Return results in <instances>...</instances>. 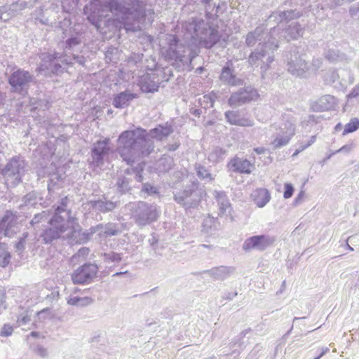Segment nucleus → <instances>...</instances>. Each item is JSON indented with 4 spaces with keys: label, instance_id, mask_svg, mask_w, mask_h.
<instances>
[{
    "label": "nucleus",
    "instance_id": "obj_1",
    "mask_svg": "<svg viewBox=\"0 0 359 359\" xmlns=\"http://www.w3.org/2000/svg\"><path fill=\"white\" fill-rule=\"evenodd\" d=\"M109 11L114 13L127 29H134L135 23L146 16L144 5L139 0H111L107 4L101 0H93L83 8L87 20L100 32H103L102 25L109 20Z\"/></svg>",
    "mask_w": 359,
    "mask_h": 359
},
{
    "label": "nucleus",
    "instance_id": "obj_2",
    "mask_svg": "<svg viewBox=\"0 0 359 359\" xmlns=\"http://www.w3.org/2000/svg\"><path fill=\"white\" fill-rule=\"evenodd\" d=\"M145 129L136 128L122 132L118 138L117 151L123 161L132 165L136 160L148 156L154 149Z\"/></svg>",
    "mask_w": 359,
    "mask_h": 359
},
{
    "label": "nucleus",
    "instance_id": "obj_3",
    "mask_svg": "<svg viewBox=\"0 0 359 359\" xmlns=\"http://www.w3.org/2000/svg\"><path fill=\"white\" fill-rule=\"evenodd\" d=\"M183 28L193 40L206 49L212 48L222 37L217 26L201 18H191L183 25Z\"/></svg>",
    "mask_w": 359,
    "mask_h": 359
},
{
    "label": "nucleus",
    "instance_id": "obj_4",
    "mask_svg": "<svg viewBox=\"0 0 359 359\" xmlns=\"http://www.w3.org/2000/svg\"><path fill=\"white\" fill-rule=\"evenodd\" d=\"M276 34V29L271 28L268 40L262 44L259 43L250 53L248 59L252 67H259L262 79L265 78V74L271 68V65L274 61V51L279 47L278 40L274 37Z\"/></svg>",
    "mask_w": 359,
    "mask_h": 359
},
{
    "label": "nucleus",
    "instance_id": "obj_5",
    "mask_svg": "<svg viewBox=\"0 0 359 359\" xmlns=\"http://www.w3.org/2000/svg\"><path fill=\"white\" fill-rule=\"evenodd\" d=\"M168 47L162 50L167 60H175L182 65L191 63L197 55L196 52L189 45L181 43L175 35L167 38Z\"/></svg>",
    "mask_w": 359,
    "mask_h": 359
},
{
    "label": "nucleus",
    "instance_id": "obj_6",
    "mask_svg": "<svg viewBox=\"0 0 359 359\" xmlns=\"http://www.w3.org/2000/svg\"><path fill=\"white\" fill-rule=\"evenodd\" d=\"M26 165L23 157L15 156L0 170V174L8 187L14 188L22 182V178L27 170Z\"/></svg>",
    "mask_w": 359,
    "mask_h": 359
},
{
    "label": "nucleus",
    "instance_id": "obj_7",
    "mask_svg": "<svg viewBox=\"0 0 359 359\" xmlns=\"http://www.w3.org/2000/svg\"><path fill=\"white\" fill-rule=\"evenodd\" d=\"M198 187L199 182L197 180L189 182L183 189L173 192L174 201L185 210L196 208L202 197V191Z\"/></svg>",
    "mask_w": 359,
    "mask_h": 359
},
{
    "label": "nucleus",
    "instance_id": "obj_8",
    "mask_svg": "<svg viewBox=\"0 0 359 359\" xmlns=\"http://www.w3.org/2000/svg\"><path fill=\"white\" fill-rule=\"evenodd\" d=\"M130 207L131 217L140 226H144L156 221L161 214V210L156 205L149 204L144 201L134 203Z\"/></svg>",
    "mask_w": 359,
    "mask_h": 359
},
{
    "label": "nucleus",
    "instance_id": "obj_9",
    "mask_svg": "<svg viewBox=\"0 0 359 359\" xmlns=\"http://www.w3.org/2000/svg\"><path fill=\"white\" fill-rule=\"evenodd\" d=\"M34 80V76L29 71L22 68H15L8 77L10 92L25 97Z\"/></svg>",
    "mask_w": 359,
    "mask_h": 359
},
{
    "label": "nucleus",
    "instance_id": "obj_10",
    "mask_svg": "<svg viewBox=\"0 0 359 359\" xmlns=\"http://www.w3.org/2000/svg\"><path fill=\"white\" fill-rule=\"evenodd\" d=\"M305 57L303 48L297 46L292 48L287 62L288 72L296 76L305 77L309 69Z\"/></svg>",
    "mask_w": 359,
    "mask_h": 359
},
{
    "label": "nucleus",
    "instance_id": "obj_11",
    "mask_svg": "<svg viewBox=\"0 0 359 359\" xmlns=\"http://www.w3.org/2000/svg\"><path fill=\"white\" fill-rule=\"evenodd\" d=\"M323 78L327 84L332 85L338 90L345 89L347 85L353 83L355 80L349 69H341L339 71L329 69L325 73Z\"/></svg>",
    "mask_w": 359,
    "mask_h": 359
},
{
    "label": "nucleus",
    "instance_id": "obj_12",
    "mask_svg": "<svg viewBox=\"0 0 359 359\" xmlns=\"http://www.w3.org/2000/svg\"><path fill=\"white\" fill-rule=\"evenodd\" d=\"M41 68L54 74L58 75L64 72V67L61 63L72 65V62L68 60V56L62 53L54 52L53 53H45L42 55Z\"/></svg>",
    "mask_w": 359,
    "mask_h": 359
},
{
    "label": "nucleus",
    "instance_id": "obj_13",
    "mask_svg": "<svg viewBox=\"0 0 359 359\" xmlns=\"http://www.w3.org/2000/svg\"><path fill=\"white\" fill-rule=\"evenodd\" d=\"M98 269L96 264L86 262L72 272V281L74 285L90 284L97 277Z\"/></svg>",
    "mask_w": 359,
    "mask_h": 359
},
{
    "label": "nucleus",
    "instance_id": "obj_14",
    "mask_svg": "<svg viewBox=\"0 0 359 359\" xmlns=\"http://www.w3.org/2000/svg\"><path fill=\"white\" fill-rule=\"evenodd\" d=\"M295 134V124L292 120L283 121L279 126L274 140L271 144L273 149H278L287 145Z\"/></svg>",
    "mask_w": 359,
    "mask_h": 359
},
{
    "label": "nucleus",
    "instance_id": "obj_15",
    "mask_svg": "<svg viewBox=\"0 0 359 359\" xmlns=\"http://www.w3.org/2000/svg\"><path fill=\"white\" fill-rule=\"evenodd\" d=\"M276 238L268 234H259L252 236L247 238L242 245V248L245 252L252 250L263 252L268 248L273 245Z\"/></svg>",
    "mask_w": 359,
    "mask_h": 359
},
{
    "label": "nucleus",
    "instance_id": "obj_16",
    "mask_svg": "<svg viewBox=\"0 0 359 359\" xmlns=\"http://www.w3.org/2000/svg\"><path fill=\"white\" fill-rule=\"evenodd\" d=\"M287 1H285L276 11L271 13L268 18V23L273 22L279 24L283 22H288L298 19L302 15V11L297 8H287Z\"/></svg>",
    "mask_w": 359,
    "mask_h": 359
},
{
    "label": "nucleus",
    "instance_id": "obj_17",
    "mask_svg": "<svg viewBox=\"0 0 359 359\" xmlns=\"http://www.w3.org/2000/svg\"><path fill=\"white\" fill-rule=\"evenodd\" d=\"M109 142V138H104V140L96 141L92 145L91 164L94 167L100 168L104 165V158L110 152Z\"/></svg>",
    "mask_w": 359,
    "mask_h": 359
},
{
    "label": "nucleus",
    "instance_id": "obj_18",
    "mask_svg": "<svg viewBox=\"0 0 359 359\" xmlns=\"http://www.w3.org/2000/svg\"><path fill=\"white\" fill-rule=\"evenodd\" d=\"M258 97L259 94L255 88L246 86L232 93L229 99V103L231 106H241L255 100Z\"/></svg>",
    "mask_w": 359,
    "mask_h": 359
},
{
    "label": "nucleus",
    "instance_id": "obj_19",
    "mask_svg": "<svg viewBox=\"0 0 359 359\" xmlns=\"http://www.w3.org/2000/svg\"><path fill=\"white\" fill-rule=\"evenodd\" d=\"M276 29L277 34L274 35L278 42L280 39H284L289 41L290 40H295L303 36L304 32V27H302L299 22L291 23L285 29L280 32V28L273 27Z\"/></svg>",
    "mask_w": 359,
    "mask_h": 359
},
{
    "label": "nucleus",
    "instance_id": "obj_20",
    "mask_svg": "<svg viewBox=\"0 0 359 359\" xmlns=\"http://www.w3.org/2000/svg\"><path fill=\"white\" fill-rule=\"evenodd\" d=\"M229 170L240 174H250L255 168L254 163L246 158L235 156L227 163Z\"/></svg>",
    "mask_w": 359,
    "mask_h": 359
},
{
    "label": "nucleus",
    "instance_id": "obj_21",
    "mask_svg": "<svg viewBox=\"0 0 359 359\" xmlns=\"http://www.w3.org/2000/svg\"><path fill=\"white\" fill-rule=\"evenodd\" d=\"M140 90L145 93H154L159 89L160 79L154 74H144L139 80Z\"/></svg>",
    "mask_w": 359,
    "mask_h": 359
},
{
    "label": "nucleus",
    "instance_id": "obj_22",
    "mask_svg": "<svg viewBox=\"0 0 359 359\" xmlns=\"http://www.w3.org/2000/svg\"><path fill=\"white\" fill-rule=\"evenodd\" d=\"M83 40V34L69 29L67 38L63 41V48L66 53H74L79 51Z\"/></svg>",
    "mask_w": 359,
    "mask_h": 359
},
{
    "label": "nucleus",
    "instance_id": "obj_23",
    "mask_svg": "<svg viewBox=\"0 0 359 359\" xmlns=\"http://www.w3.org/2000/svg\"><path fill=\"white\" fill-rule=\"evenodd\" d=\"M231 62H228L224 65L219 75V80L224 84L229 86H237L243 84V80L236 77L234 68L232 67Z\"/></svg>",
    "mask_w": 359,
    "mask_h": 359
},
{
    "label": "nucleus",
    "instance_id": "obj_24",
    "mask_svg": "<svg viewBox=\"0 0 359 359\" xmlns=\"http://www.w3.org/2000/svg\"><path fill=\"white\" fill-rule=\"evenodd\" d=\"M16 222V215L11 210H6L0 219V240L3 236L11 237L13 232L11 229Z\"/></svg>",
    "mask_w": 359,
    "mask_h": 359
},
{
    "label": "nucleus",
    "instance_id": "obj_25",
    "mask_svg": "<svg viewBox=\"0 0 359 359\" xmlns=\"http://www.w3.org/2000/svg\"><path fill=\"white\" fill-rule=\"evenodd\" d=\"M271 32L267 33L264 26H258L250 32L245 37V44L248 47L254 46L257 42L262 44L269 38Z\"/></svg>",
    "mask_w": 359,
    "mask_h": 359
},
{
    "label": "nucleus",
    "instance_id": "obj_26",
    "mask_svg": "<svg viewBox=\"0 0 359 359\" xmlns=\"http://www.w3.org/2000/svg\"><path fill=\"white\" fill-rule=\"evenodd\" d=\"M137 97L136 93L126 90L114 95L112 104L116 109H123L128 107L131 101Z\"/></svg>",
    "mask_w": 359,
    "mask_h": 359
},
{
    "label": "nucleus",
    "instance_id": "obj_27",
    "mask_svg": "<svg viewBox=\"0 0 359 359\" xmlns=\"http://www.w3.org/2000/svg\"><path fill=\"white\" fill-rule=\"evenodd\" d=\"M213 197L217 203L219 215H226L230 214L232 208L230 201L224 191L215 190L212 193Z\"/></svg>",
    "mask_w": 359,
    "mask_h": 359
},
{
    "label": "nucleus",
    "instance_id": "obj_28",
    "mask_svg": "<svg viewBox=\"0 0 359 359\" xmlns=\"http://www.w3.org/2000/svg\"><path fill=\"white\" fill-rule=\"evenodd\" d=\"M174 131V128L171 123L168 122L165 124H158L154 128L149 130V135L153 139L162 141L167 138Z\"/></svg>",
    "mask_w": 359,
    "mask_h": 359
},
{
    "label": "nucleus",
    "instance_id": "obj_29",
    "mask_svg": "<svg viewBox=\"0 0 359 359\" xmlns=\"http://www.w3.org/2000/svg\"><path fill=\"white\" fill-rule=\"evenodd\" d=\"M234 271L235 269L233 266H220L204 271L203 273H208L215 280H224L233 274Z\"/></svg>",
    "mask_w": 359,
    "mask_h": 359
},
{
    "label": "nucleus",
    "instance_id": "obj_30",
    "mask_svg": "<svg viewBox=\"0 0 359 359\" xmlns=\"http://www.w3.org/2000/svg\"><path fill=\"white\" fill-rule=\"evenodd\" d=\"M88 204L90 207L102 213H107L113 211L117 206V203L110 200H107L106 198H100L98 200H91Z\"/></svg>",
    "mask_w": 359,
    "mask_h": 359
},
{
    "label": "nucleus",
    "instance_id": "obj_31",
    "mask_svg": "<svg viewBox=\"0 0 359 359\" xmlns=\"http://www.w3.org/2000/svg\"><path fill=\"white\" fill-rule=\"evenodd\" d=\"M335 104V97L330 95H325L315 102V103L312 105V108L314 111H329L333 109Z\"/></svg>",
    "mask_w": 359,
    "mask_h": 359
},
{
    "label": "nucleus",
    "instance_id": "obj_32",
    "mask_svg": "<svg viewBox=\"0 0 359 359\" xmlns=\"http://www.w3.org/2000/svg\"><path fill=\"white\" fill-rule=\"evenodd\" d=\"M66 218L70 219V215L66 216L64 212L55 210V213L49 219L48 223L50 226L60 229L61 231L65 232L67 229V224H66Z\"/></svg>",
    "mask_w": 359,
    "mask_h": 359
},
{
    "label": "nucleus",
    "instance_id": "obj_33",
    "mask_svg": "<svg viewBox=\"0 0 359 359\" xmlns=\"http://www.w3.org/2000/svg\"><path fill=\"white\" fill-rule=\"evenodd\" d=\"M194 170L197 177L205 183L212 182L215 179L216 175L212 174L208 168L200 163L194 164Z\"/></svg>",
    "mask_w": 359,
    "mask_h": 359
},
{
    "label": "nucleus",
    "instance_id": "obj_34",
    "mask_svg": "<svg viewBox=\"0 0 359 359\" xmlns=\"http://www.w3.org/2000/svg\"><path fill=\"white\" fill-rule=\"evenodd\" d=\"M255 203L259 208L264 207L271 199L269 191L264 188L256 189L252 194Z\"/></svg>",
    "mask_w": 359,
    "mask_h": 359
},
{
    "label": "nucleus",
    "instance_id": "obj_35",
    "mask_svg": "<svg viewBox=\"0 0 359 359\" xmlns=\"http://www.w3.org/2000/svg\"><path fill=\"white\" fill-rule=\"evenodd\" d=\"M65 173H60L59 170L50 175L49 182L48 184V190L49 194L55 189H59L62 187L65 180Z\"/></svg>",
    "mask_w": 359,
    "mask_h": 359
},
{
    "label": "nucleus",
    "instance_id": "obj_36",
    "mask_svg": "<svg viewBox=\"0 0 359 359\" xmlns=\"http://www.w3.org/2000/svg\"><path fill=\"white\" fill-rule=\"evenodd\" d=\"M63 233L60 229L50 226V227L46 228L42 231L40 237L45 244H50L53 241L58 239Z\"/></svg>",
    "mask_w": 359,
    "mask_h": 359
},
{
    "label": "nucleus",
    "instance_id": "obj_37",
    "mask_svg": "<svg viewBox=\"0 0 359 359\" xmlns=\"http://www.w3.org/2000/svg\"><path fill=\"white\" fill-rule=\"evenodd\" d=\"M132 179L129 177L123 175H119L115 184L117 192L121 195L130 193L132 189Z\"/></svg>",
    "mask_w": 359,
    "mask_h": 359
},
{
    "label": "nucleus",
    "instance_id": "obj_38",
    "mask_svg": "<svg viewBox=\"0 0 359 359\" xmlns=\"http://www.w3.org/2000/svg\"><path fill=\"white\" fill-rule=\"evenodd\" d=\"M226 156V149L220 147H215L211 151H210L208 160L212 163H218L223 161Z\"/></svg>",
    "mask_w": 359,
    "mask_h": 359
},
{
    "label": "nucleus",
    "instance_id": "obj_39",
    "mask_svg": "<svg viewBox=\"0 0 359 359\" xmlns=\"http://www.w3.org/2000/svg\"><path fill=\"white\" fill-rule=\"evenodd\" d=\"M11 255L8 246L4 243H0V266L6 268L11 263Z\"/></svg>",
    "mask_w": 359,
    "mask_h": 359
},
{
    "label": "nucleus",
    "instance_id": "obj_40",
    "mask_svg": "<svg viewBox=\"0 0 359 359\" xmlns=\"http://www.w3.org/2000/svg\"><path fill=\"white\" fill-rule=\"evenodd\" d=\"M93 302V299L89 297H80L79 296H74L68 299L67 304L72 306L84 307L91 304Z\"/></svg>",
    "mask_w": 359,
    "mask_h": 359
},
{
    "label": "nucleus",
    "instance_id": "obj_41",
    "mask_svg": "<svg viewBox=\"0 0 359 359\" xmlns=\"http://www.w3.org/2000/svg\"><path fill=\"white\" fill-rule=\"evenodd\" d=\"M174 160L172 158L164 156L158 161V169L160 172H166L170 170L174 166Z\"/></svg>",
    "mask_w": 359,
    "mask_h": 359
},
{
    "label": "nucleus",
    "instance_id": "obj_42",
    "mask_svg": "<svg viewBox=\"0 0 359 359\" xmlns=\"http://www.w3.org/2000/svg\"><path fill=\"white\" fill-rule=\"evenodd\" d=\"M36 0H18L11 5V10L17 12L25 8H31L34 6Z\"/></svg>",
    "mask_w": 359,
    "mask_h": 359
},
{
    "label": "nucleus",
    "instance_id": "obj_43",
    "mask_svg": "<svg viewBox=\"0 0 359 359\" xmlns=\"http://www.w3.org/2000/svg\"><path fill=\"white\" fill-rule=\"evenodd\" d=\"M217 221L213 217L205 218L202 224V231L207 233H212L216 229Z\"/></svg>",
    "mask_w": 359,
    "mask_h": 359
},
{
    "label": "nucleus",
    "instance_id": "obj_44",
    "mask_svg": "<svg viewBox=\"0 0 359 359\" xmlns=\"http://www.w3.org/2000/svg\"><path fill=\"white\" fill-rule=\"evenodd\" d=\"M141 192L143 194L144 198H147L150 196L158 195L159 191L156 187L153 186L149 183H144L141 189Z\"/></svg>",
    "mask_w": 359,
    "mask_h": 359
},
{
    "label": "nucleus",
    "instance_id": "obj_45",
    "mask_svg": "<svg viewBox=\"0 0 359 359\" xmlns=\"http://www.w3.org/2000/svg\"><path fill=\"white\" fill-rule=\"evenodd\" d=\"M358 129H359V118H353L345 125L342 135H346L356 131Z\"/></svg>",
    "mask_w": 359,
    "mask_h": 359
},
{
    "label": "nucleus",
    "instance_id": "obj_46",
    "mask_svg": "<svg viewBox=\"0 0 359 359\" xmlns=\"http://www.w3.org/2000/svg\"><path fill=\"white\" fill-rule=\"evenodd\" d=\"M38 194L33 191L23 196L22 201L26 206H34L37 203Z\"/></svg>",
    "mask_w": 359,
    "mask_h": 359
},
{
    "label": "nucleus",
    "instance_id": "obj_47",
    "mask_svg": "<svg viewBox=\"0 0 359 359\" xmlns=\"http://www.w3.org/2000/svg\"><path fill=\"white\" fill-rule=\"evenodd\" d=\"M199 106L206 111L214 106L215 100L210 95H205L198 100Z\"/></svg>",
    "mask_w": 359,
    "mask_h": 359
},
{
    "label": "nucleus",
    "instance_id": "obj_48",
    "mask_svg": "<svg viewBox=\"0 0 359 359\" xmlns=\"http://www.w3.org/2000/svg\"><path fill=\"white\" fill-rule=\"evenodd\" d=\"M225 118L228 123H229L231 125L236 126L238 121V119H240L241 115L239 113L238 111H226L224 113Z\"/></svg>",
    "mask_w": 359,
    "mask_h": 359
},
{
    "label": "nucleus",
    "instance_id": "obj_49",
    "mask_svg": "<svg viewBox=\"0 0 359 359\" xmlns=\"http://www.w3.org/2000/svg\"><path fill=\"white\" fill-rule=\"evenodd\" d=\"M325 58L330 62L341 60L343 58L339 50L335 48L329 49L325 54Z\"/></svg>",
    "mask_w": 359,
    "mask_h": 359
},
{
    "label": "nucleus",
    "instance_id": "obj_50",
    "mask_svg": "<svg viewBox=\"0 0 359 359\" xmlns=\"http://www.w3.org/2000/svg\"><path fill=\"white\" fill-rule=\"evenodd\" d=\"M103 257L105 262L111 263H119L122 259L121 254L115 252H105Z\"/></svg>",
    "mask_w": 359,
    "mask_h": 359
},
{
    "label": "nucleus",
    "instance_id": "obj_51",
    "mask_svg": "<svg viewBox=\"0 0 359 359\" xmlns=\"http://www.w3.org/2000/svg\"><path fill=\"white\" fill-rule=\"evenodd\" d=\"M103 232L106 236H112L118 235L120 231L115 224L108 223L105 225Z\"/></svg>",
    "mask_w": 359,
    "mask_h": 359
},
{
    "label": "nucleus",
    "instance_id": "obj_52",
    "mask_svg": "<svg viewBox=\"0 0 359 359\" xmlns=\"http://www.w3.org/2000/svg\"><path fill=\"white\" fill-rule=\"evenodd\" d=\"M255 124L254 120L250 116H241L236 126L242 127H252Z\"/></svg>",
    "mask_w": 359,
    "mask_h": 359
},
{
    "label": "nucleus",
    "instance_id": "obj_53",
    "mask_svg": "<svg viewBox=\"0 0 359 359\" xmlns=\"http://www.w3.org/2000/svg\"><path fill=\"white\" fill-rule=\"evenodd\" d=\"M212 0H203V2L205 4V12L207 15H217L218 12V9L219 8V6H217L215 8V4H214L212 8V4H211Z\"/></svg>",
    "mask_w": 359,
    "mask_h": 359
},
{
    "label": "nucleus",
    "instance_id": "obj_54",
    "mask_svg": "<svg viewBox=\"0 0 359 359\" xmlns=\"http://www.w3.org/2000/svg\"><path fill=\"white\" fill-rule=\"evenodd\" d=\"M68 201H69V199L67 196L62 198L60 200L59 205L57 206L55 210L64 212V214H65L66 216H68L69 215H70V213H71L70 210H69V211L66 210Z\"/></svg>",
    "mask_w": 359,
    "mask_h": 359
},
{
    "label": "nucleus",
    "instance_id": "obj_55",
    "mask_svg": "<svg viewBox=\"0 0 359 359\" xmlns=\"http://www.w3.org/2000/svg\"><path fill=\"white\" fill-rule=\"evenodd\" d=\"M34 352L42 358H46L48 357V349L43 347L42 345H36L34 348Z\"/></svg>",
    "mask_w": 359,
    "mask_h": 359
},
{
    "label": "nucleus",
    "instance_id": "obj_56",
    "mask_svg": "<svg viewBox=\"0 0 359 359\" xmlns=\"http://www.w3.org/2000/svg\"><path fill=\"white\" fill-rule=\"evenodd\" d=\"M48 214L46 211H42L40 213L36 214L34 217L32 219L30 223L32 225H34L39 224L43 220H46L47 219Z\"/></svg>",
    "mask_w": 359,
    "mask_h": 359
},
{
    "label": "nucleus",
    "instance_id": "obj_57",
    "mask_svg": "<svg viewBox=\"0 0 359 359\" xmlns=\"http://www.w3.org/2000/svg\"><path fill=\"white\" fill-rule=\"evenodd\" d=\"M72 57H69L68 56V60H71L72 62V64L78 63L79 65L83 67L85 65L86 60L83 55H80L74 53H72Z\"/></svg>",
    "mask_w": 359,
    "mask_h": 359
},
{
    "label": "nucleus",
    "instance_id": "obj_58",
    "mask_svg": "<svg viewBox=\"0 0 359 359\" xmlns=\"http://www.w3.org/2000/svg\"><path fill=\"white\" fill-rule=\"evenodd\" d=\"M294 189L292 184L285 183L284 185L283 197L285 199L291 198L294 194Z\"/></svg>",
    "mask_w": 359,
    "mask_h": 359
},
{
    "label": "nucleus",
    "instance_id": "obj_59",
    "mask_svg": "<svg viewBox=\"0 0 359 359\" xmlns=\"http://www.w3.org/2000/svg\"><path fill=\"white\" fill-rule=\"evenodd\" d=\"M143 54L142 53H133L128 57V62L134 65H137L142 60Z\"/></svg>",
    "mask_w": 359,
    "mask_h": 359
},
{
    "label": "nucleus",
    "instance_id": "obj_60",
    "mask_svg": "<svg viewBox=\"0 0 359 359\" xmlns=\"http://www.w3.org/2000/svg\"><path fill=\"white\" fill-rule=\"evenodd\" d=\"M26 240L25 238H20L15 245V252L20 255L22 253L25 248Z\"/></svg>",
    "mask_w": 359,
    "mask_h": 359
},
{
    "label": "nucleus",
    "instance_id": "obj_61",
    "mask_svg": "<svg viewBox=\"0 0 359 359\" xmlns=\"http://www.w3.org/2000/svg\"><path fill=\"white\" fill-rule=\"evenodd\" d=\"M13 332V328L11 325L8 324H4L3 327L1 328L0 336L1 337H9L12 334Z\"/></svg>",
    "mask_w": 359,
    "mask_h": 359
},
{
    "label": "nucleus",
    "instance_id": "obj_62",
    "mask_svg": "<svg viewBox=\"0 0 359 359\" xmlns=\"http://www.w3.org/2000/svg\"><path fill=\"white\" fill-rule=\"evenodd\" d=\"M90 240L89 234L85 230L84 231L79 232V241L81 243H86Z\"/></svg>",
    "mask_w": 359,
    "mask_h": 359
},
{
    "label": "nucleus",
    "instance_id": "obj_63",
    "mask_svg": "<svg viewBox=\"0 0 359 359\" xmlns=\"http://www.w3.org/2000/svg\"><path fill=\"white\" fill-rule=\"evenodd\" d=\"M359 96V83L356 85L347 95L348 99L355 98Z\"/></svg>",
    "mask_w": 359,
    "mask_h": 359
},
{
    "label": "nucleus",
    "instance_id": "obj_64",
    "mask_svg": "<svg viewBox=\"0 0 359 359\" xmlns=\"http://www.w3.org/2000/svg\"><path fill=\"white\" fill-rule=\"evenodd\" d=\"M349 13L352 17L359 18V4L351 6L349 8Z\"/></svg>",
    "mask_w": 359,
    "mask_h": 359
}]
</instances>
